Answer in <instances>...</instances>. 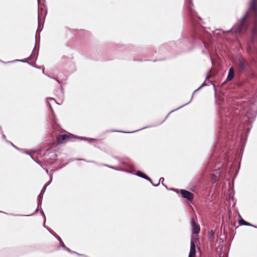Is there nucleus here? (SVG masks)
I'll return each mask as SVG.
<instances>
[{
  "mask_svg": "<svg viewBox=\"0 0 257 257\" xmlns=\"http://www.w3.org/2000/svg\"><path fill=\"white\" fill-rule=\"evenodd\" d=\"M137 131H134L133 132H130L129 133H133V132H137Z\"/></svg>",
  "mask_w": 257,
  "mask_h": 257,
  "instance_id": "c756f323",
  "label": "nucleus"
},
{
  "mask_svg": "<svg viewBox=\"0 0 257 257\" xmlns=\"http://www.w3.org/2000/svg\"><path fill=\"white\" fill-rule=\"evenodd\" d=\"M144 128H141V130H143ZM139 130H140V129H139Z\"/></svg>",
  "mask_w": 257,
  "mask_h": 257,
  "instance_id": "473e14b6",
  "label": "nucleus"
},
{
  "mask_svg": "<svg viewBox=\"0 0 257 257\" xmlns=\"http://www.w3.org/2000/svg\"><path fill=\"white\" fill-rule=\"evenodd\" d=\"M11 144H12V146H13L15 148H16V149H17V150H19V149H18L17 147H16L15 146H14V145H13L12 143H11Z\"/></svg>",
  "mask_w": 257,
  "mask_h": 257,
  "instance_id": "393cba45",
  "label": "nucleus"
},
{
  "mask_svg": "<svg viewBox=\"0 0 257 257\" xmlns=\"http://www.w3.org/2000/svg\"><path fill=\"white\" fill-rule=\"evenodd\" d=\"M11 144H12V146H13L15 148H16V149H17V150H19V149H18L17 147H16L15 146H14V145H13L12 143H11Z\"/></svg>",
  "mask_w": 257,
  "mask_h": 257,
  "instance_id": "5701e85b",
  "label": "nucleus"
},
{
  "mask_svg": "<svg viewBox=\"0 0 257 257\" xmlns=\"http://www.w3.org/2000/svg\"><path fill=\"white\" fill-rule=\"evenodd\" d=\"M193 94L192 95V97H191V99L190 100V101H188V102H187L186 103L184 104V105H182V106H180L179 107L177 108L176 110L178 109H179L180 108L182 107L183 106H185V105H187V104H189V103L191 102V101L192 100V98H193Z\"/></svg>",
  "mask_w": 257,
  "mask_h": 257,
  "instance_id": "4468645a",
  "label": "nucleus"
},
{
  "mask_svg": "<svg viewBox=\"0 0 257 257\" xmlns=\"http://www.w3.org/2000/svg\"><path fill=\"white\" fill-rule=\"evenodd\" d=\"M60 241V243H61V246L64 248H66V246L64 245L63 242L62 241V239L61 238L59 239Z\"/></svg>",
  "mask_w": 257,
  "mask_h": 257,
  "instance_id": "f3484780",
  "label": "nucleus"
},
{
  "mask_svg": "<svg viewBox=\"0 0 257 257\" xmlns=\"http://www.w3.org/2000/svg\"><path fill=\"white\" fill-rule=\"evenodd\" d=\"M3 138L5 139L6 138V136L5 135H3Z\"/></svg>",
  "mask_w": 257,
  "mask_h": 257,
  "instance_id": "cd10ccee",
  "label": "nucleus"
},
{
  "mask_svg": "<svg viewBox=\"0 0 257 257\" xmlns=\"http://www.w3.org/2000/svg\"><path fill=\"white\" fill-rule=\"evenodd\" d=\"M11 144H12V146H13L15 148H16V149H17V150H19V149H18L17 147H16L15 146H14V145H13L12 143H11Z\"/></svg>",
  "mask_w": 257,
  "mask_h": 257,
  "instance_id": "b1692460",
  "label": "nucleus"
},
{
  "mask_svg": "<svg viewBox=\"0 0 257 257\" xmlns=\"http://www.w3.org/2000/svg\"><path fill=\"white\" fill-rule=\"evenodd\" d=\"M70 136H73L71 134L60 135L57 137V142L59 144H63L70 140Z\"/></svg>",
  "mask_w": 257,
  "mask_h": 257,
  "instance_id": "7ed1b4c3",
  "label": "nucleus"
},
{
  "mask_svg": "<svg viewBox=\"0 0 257 257\" xmlns=\"http://www.w3.org/2000/svg\"><path fill=\"white\" fill-rule=\"evenodd\" d=\"M136 175L138 176L141 177L142 178H144L147 180L149 181L150 182H151V180L150 179V178H149L148 176H147L146 175L144 174L142 172H141L140 171H138L137 173H136Z\"/></svg>",
  "mask_w": 257,
  "mask_h": 257,
  "instance_id": "6e6552de",
  "label": "nucleus"
},
{
  "mask_svg": "<svg viewBox=\"0 0 257 257\" xmlns=\"http://www.w3.org/2000/svg\"><path fill=\"white\" fill-rule=\"evenodd\" d=\"M234 72L233 67H230L229 69V72L227 76V80L231 81L234 77Z\"/></svg>",
  "mask_w": 257,
  "mask_h": 257,
  "instance_id": "423d86ee",
  "label": "nucleus"
},
{
  "mask_svg": "<svg viewBox=\"0 0 257 257\" xmlns=\"http://www.w3.org/2000/svg\"><path fill=\"white\" fill-rule=\"evenodd\" d=\"M196 239L192 238L190 242V249L188 257H193L196 254Z\"/></svg>",
  "mask_w": 257,
  "mask_h": 257,
  "instance_id": "f03ea898",
  "label": "nucleus"
},
{
  "mask_svg": "<svg viewBox=\"0 0 257 257\" xmlns=\"http://www.w3.org/2000/svg\"><path fill=\"white\" fill-rule=\"evenodd\" d=\"M252 17L253 20V28L252 30V36L250 41L248 44L249 53H257V0H251L250 7L247 13L242 17L239 23L235 25L232 30L235 33L241 34L246 31L249 25L246 20L247 18Z\"/></svg>",
  "mask_w": 257,
  "mask_h": 257,
  "instance_id": "f257e3e1",
  "label": "nucleus"
},
{
  "mask_svg": "<svg viewBox=\"0 0 257 257\" xmlns=\"http://www.w3.org/2000/svg\"><path fill=\"white\" fill-rule=\"evenodd\" d=\"M31 158H32L34 160V159L33 158L32 156H31Z\"/></svg>",
  "mask_w": 257,
  "mask_h": 257,
  "instance_id": "2f4dec72",
  "label": "nucleus"
},
{
  "mask_svg": "<svg viewBox=\"0 0 257 257\" xmlns=\"http://www.w3.org/2000/svg\"><path fill=\"white\" fill-rule=\"evenodd\" d=\"M37 68H39V69H40L41 67H37Z\"/></svg>",
  "mask_w": 257,
  "mask_h": 257,
  "instance_id": "7c9ffc66",
  "label": "nucleus"
},
{
  "mask_svg": "<svg viewBox=\"0 0 257 257\" xmlns=\"http://www.w3.org/2000/svg\"><path fill=\"white\" fill-rule=\"evenodd\" d=\"M205 83H204H204H203L201 84V86H200L198 89H197L196 90H195L194 91V93L195 92H196V91H197L198 90H199L200 89H201L202 87H203V86H205Z\"/></svg>",
  "mask_w": 257,
  "mask_h": 257,
  "instance_id": "2eb2a0df",
  "label": "nucleus"
},
{
  "mask_svg": "<svg viewBox=\"0 0 257 257\" xmlns=\"http://www.w3.org/2000/svg\"><path fill=\"white\" fill-rule=\"evenodd\" d=\"M191 223L192 233L198 234L200 230V226L195 222L194 218H192Z\"/></svg>",
  "mask_w": 257,
  "mask_h": 257,
  "instance_id": "20e7f679",
  "label": "nucleus"
},
{
  "mask_svg": "<svg viewBox=\"0 0 257 257\" xmlns=\"http://www.w3.org/2000/svg\"><path fill=\"white\" fill-rule=\"evenodd\" d=\"M48 99H49V100H53L55 101H56L55 99L54 98H49Z\"/></svg>",
  "mask_w": 257,
  "mask_h": 257,
  "instance_id": "bb28decb",
  "label": "nucleus"
},
{
  "mask_svg": "<svg viewBox=\"0 0 257 257\" xmlns=\"http://www.w3.org/2000/svg\"><path fill=\"white\" fill-rule=\"evenodd\" d=\"M35 57V54H34V50L32 53L31 55L30 56V57L28 58L29 60H31L33 59Z\"/></svg>",
  "mask_w": 257,
  "mask_h": 257,
  "instance_id": "ddd939ff",
  "label": "nucleus"
},
{
  "mask_svg": "<svg viewBox=\"0 0 257 257\" xmlns=\"http://www.w3.org/2000/svg\"><path fill=\"white\" fill-rule=\"evenodd\" d=\"M238 223L241 225H246V226H250L251 225L250 223L246 222L241 218L238 220Z\"/></svg>",
  "mask_w": 257,
  "mask_h": 257,
  "instance_id": "1a4fd4ad",
  "label": "nucleus"
},
{
  "mask_svg": "<svg viewBox=\"0 0 257 257\" xmlns=\"http://www.w3.org/2000/svg\"><path fill=\"white\" fill-rule=\"evenodd\" d=\"M151 183L152 184V185H154V186H157L158 185V184L157 185H154V184H153L152 182Z\"/></svg>",
  "mask_w": 257,
  "mask_h": 257,
  "instance_id": "c85d7f7f",
  "label": "nucleus"
},
{
  "mask_svg": "<svg viewBox=\"0 0 257 257\" xmlns=\"http://www.w3.org/2000/svg\"><path fill=\"white\" fill-rule=\"evenodd\" d=\"M43 194H40L38 197V207L39 206V205H41V204H42V198H43Z\"/></svg>",
  "mask_w": 257,
  "mask_h": 257,
  "instance_id": "9b49d317",
  "label": "nucleus"
},
{
  "mask_svg": "<svg viewBox=\"0 0 257 257\" xmlns=\"http://www.w3.org/2000/svg\"><path fill=\"white\" fill-rule=\"evenodd\" d=\"M193 6V4L192 3L191 1H190L188 3V8H189L190 10V13H191V14L192 15V7Z\"/></svg>",
  "mask_w": 257,
  "mask_h": 257,
  "instance_id": "f8f14e48",
  "label": "nucleus"
},
{
  "mask_svg": "<svg viewBox=\"0 0 257 257\" xmlns=\"http://www.w3.org/2000/svg\"><path fill=\"white\" fill-rule=\"evenodd\" d=\"M205 83H204H204H203L201 84V86H200L198 89H197L196 90H195L194 91V93L195 92H196V91H197L198 90H199L200 89H201L202 87H203V86H205Z\"/></svg>",
  "mask_w": 257,
  "mask_h": 257,
  "instance_id": "dca6fc26",
  "label": "nucleus"
},
{
  "mask_svg": "<svg viewBox=\"0 0 257 257\" xmlns=\"http://www.w3.org/2000/svg\"><path fill=\"white\" fill-rule=\"evenodd\" d=\"M65 249L67 251H68L69 252H72V253H77L75 251H72L70 249H69L68 248H67V247H66Z\"/></svg>",
  "mask_w": 257,
  "mask_h": 257,
  "instance_id": "aec40b11",
  "label": "nucleus"
},
{
  "mask_svg": "<svg viewBox=\"0 0 257 257\" xmlns=\"http://www.w3.org/2000/svg\"><path fill=\"white\" fill-rule=\"evenodd\" d=\"M238 64L240 68L244 70L245 68V63L244 59L242 57H239L238 58Z\"/></svg>",
  "mask_w": 257,
  "mask_h": 257,
  "instance_id": "0eeeda50",
  "label": "nucleus"
},
{
  "mask_svg": "<svg viewBox=\"0 0 257 257\" xmlns=\"http://www.w3.org/2000/svg\"><path fill=\"white\" fill-rule=\"evenodd\" d=\"M81 139L85 140H89V141H91V140H92V139H86V138H81Z\"/></svg>",
  "mask_w": 257,
  "mask_h": 257,
  "instance_id": "4be33fe9",
  "label": "nucleus"
},
{
  "mask_svg": "<svg viewBox=\"0 0 257 257\" xmlns=\"http://www.w3.org/2000/svg\"><path fill=\"white\" fill-rule=\"evenodd\" d=\"M51 181H52V178H51L50 181L48 184H45V186L43 187V189H42V190L41 191V193H40L41 194H42L43 195L44 194V192H45L47 187L50 184Z\"/></svg>",
  "mask_w": 257,
  "mask_h": 257,
  "instance_id": "9d476101",
  "label": "nucleus"
},
{
  "mask_svg": "<svg viewBox=\"0 0 257 257\" xmlns=\"http://www.w3.org/2000/svg\"><path fill=\"white\" fill-rule=\"evenodd\" d=\"M180 193L183 197L189 201H191L193 199V195L190 192L182 189L180 190Z\"/></svg>",
  "mask_w": 257,
  "mask_h": 257,
  "instance_id": "39448f33",
  "label": "nucleus"
},
{
  "mask_svg": "<svg viewBox=\"0 0 257 257\" xmlns=\"http://www.w3.org/2000/svg\"><path fill=\"white\" fill-rule=\"evenodd\" d=\"M14 61H20V62H24V63L27 62V61L24 60H16Z\"/></svg>",
  "mask_w": 257,
  "mask_h": 257,
  "instance_id": "412c9836",
  "label": "nucleus"
},
{
  "mask_svg": "<svg viewBox=\"0 0 257 257\" xmlns=\"http://www.w3.org/2000/svg\"><path fill=\"white\" fill-rule=\"evenodd\" d=\"M214 175H212V178H213V181L214 182H215L216 181V179H214Z\"/></svg>",
  "mask_w": 257,
  "mask_h": 257,
  "instance_id": "a878e982",
  "label": "nucleus"
},
{
  "mask_svg": "<svg viewBox=\"0 0 257 257\" xmlns=\"http://www.w3.org/2000/svg\"><path fill=\"white\" fill-rule=\"evenodd\" d=\"M164 180V178H162H162H161L160 179V180H159V182H158V185H159V184H160V182H161V181H162V184H163L164 186H165V185H164V184L163 183V182Z\"/></svg>",
  "mask_w": 257,
  "mask_h": 257,
  "instance_id": "6ab92c4d",
  "label": "nucleus"
},
{
  "mask_svg": "<svg viewBox=\"0 0 257 257\" xmlns=\"http://www.w3.org/2000/svg\"><path fill=\"white\" fill-rule=\"evenodd\" d=\"M106 166H107L109 168H112V169H115V170H120V169L119 168H115V167H114L113 166H108V165H105Z\"/></svg>",
  "mask_w": 257,
  "mask_h": 257,
  "instance_id": "a211bd4d",
  "label": "nucleus"
}]
</instances>
